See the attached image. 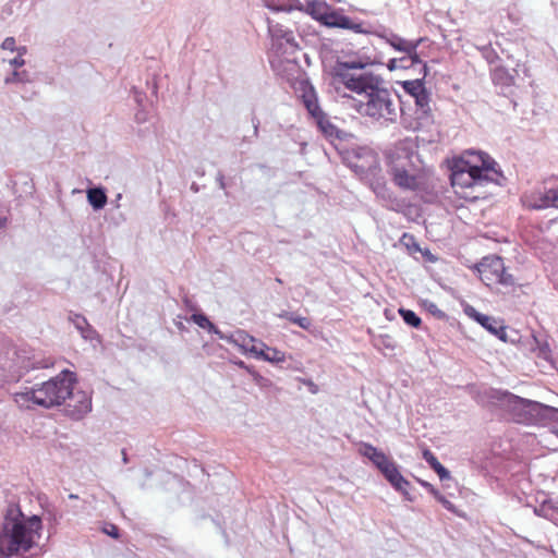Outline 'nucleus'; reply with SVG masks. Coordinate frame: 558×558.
<instances>
[{
	"label": "nucleus",
	"mask_w": 558,
	"mask_h": 558,
	"mask_svg": "<svg viewBox=\"0 0 558 558\" xmlns=\"http://www.w3.org/2000/svg\"><path fill=\"white\" fill-rule=\"evenodd\" d=\"M364 66L362 61L338 62L336 77L345 88L363 97L356 105L361 116L385 126L395 123L400 110L395 95L384 86L380 76L361 71Z\"/></svg>",
	"instance_id": "nucleus-1"
},
{
	"label": "nucleus",
	"mask_w": 558,
	"mask_h": 558,
	"mask_svg": "<svg viewBox=\"0 0 558 558\" xmlns=\"http://www.w3.org/2000/svg\"><path fill=\"white\" fill-rule=\"evenodd\" d=\"M75 380L74 373L63 369L59 375L40 386L14 392L13 399L20 408L24 409H32L34 405L46 409L57 407L68 400Z\"/></svg>",
	"instance_id": "nucleus-2"
},
{
	"label": "nucleus",
	"mask_w": 558,
	"mask_h": 558,
	"mask_svg": "<svg viewBox=\"0 0 558 558\" xmlns=\"http://www.w3.org/2000/svg\"><path fill=\"white\" fill-rule=\"evenodd\" d=\"M41 521L37 515L25 519L20 511L15 517L8 513L0 531V553L12 557L28 551L39 537Z\"/></svg>",
	"instance_id": "nucleus-3"
},
{
	"label": "nucleus",
	"mask_w": 558,
	"mask_h": 558,
	"mask_svg": "<svg viewBox=\"0 0 558 558\" xmlns=\"http://www.w3.org/2000/svg\"><path fill=\"white\" fill-rule=\"evenodd\" d=\"M300 9L324 26L342 28L355 34L371 33L368 23L344 15L342 9H333L323 0H305Z\"/></svg>",
	"instance_id": "nucleus-4"
},
{
	"label": "nucleus",
	"mask_w": 558,
	"mask_h": 558,
	"mask_svg": "<svg viewBox=\"0 0 558 558\" xmlns=\"http://www.w3.org/2000/svg\"><path fill=\"white\" fill-rule=\"evenodd\" d=\"M508 402L514 410H520L519 422L526 424H546L558 420V409L543 403L523 399L513 395H507Z\"/></svg>",
	"instance_id": "nucleus-5"
},
{
	"label": "nucleus",
	"mask_w": 558,
	"mask_h": 558,
	"mask_svg": "<svg viewBox=\"0 0 558 558\" xmlns=\"http://www.w3.org/2000/svg\"><path fill=\"white\" fill-rule=\"evenodd\" d=\"M489 182L497 185H504L506 182V177L502 172H494L487 169H484L483 172V170L474 166L468 169L460 163L456 166L451 174V183L453 186H483Z\"/></svg>",
	"instance_id": "nucleus-6"
},
{
	"label": "nucleus",
	"mask_w": 558,
	"mask_h": 558,
	"mask_svg": "<svg viewBox=\"0 0 558 558\" xmlns=\"http://www.w3.org/2000/svg\"><path fill=\"white\" fill-rule=\"evenodd\" d=\"M476 270L480 279L487 286L500 284L512 287L515 284L514 277L506 269L504 259L497 255L484 257L477 265Z\"/></svg>",
	"instance_id": "nucleus-7"
},
{
	"label": "nucleus",
	"mask_w": 558,
	"mask_h": 558,
	"mask_svg": "<svg viewBox=\"0 0 558 558\" xmlns=\"http://www.w3.org/2000/svg\"><path fill=\"white\" fill-rule=\"evenodd\" d=\"M343 160L360 174H376L379 171L377 155L368 147H352L343 154Z\"/></svg>",
	"instance_id": "nucleus-8"
},
{
	"label": "nucleus",
	"mask_w": 558,
	"mask_h": 558,
	"mask_svg": "<svg viewBox=\"0 0 558 558\" xmlns=\"http://www.w3.org/2000/svg\"><path fill=\"white\" fill-rule=\"evenodd\" d=\"M415 145L413 140L405 138L393 145L387 151L389 170H399L408 167H414Z\"/></svg>",
	"instance_id": "nucleus-9"
},
{
	"label": "nucleus",
	"mask_w": 558,
	"mask_h": 558,
	"mask_svg": "<svg viewBox=\"0 0 558 558\" xmlns=\"http://www.w3.org/2000/svg\"><path fill=\"white\" fill-rule=\"evenodd\" d=\"M463 313L500 340L506 339V328L500 320L477 312L475 307L470 304H463Z\"/></svg>",
	"instance_id": "nucleus-10"
},
{
	"label": "nucleus",
	"mask_w": 558,
	"mask_h": 558,
	"mask_svg": "<svg viewBox=\"0 0 558 558\" xmlns=\"http://www.w3.org/2000/svg\"><path fill=\"white\" fill-rule=\"evenodd\" d=\"M68 399V412L73 418L80 420L92 411V398L89 393L82 390L73 392L72 389Z\"/></svg>",
	"instance_id": "nucleus-11"
},
{
	"label": "nucleus",
	"mask_w": 558,
	"mask_h": 558,
	"mask_svg": "<svg viewBox=\"0 0 558 558\" xmlns=\"http://www.w3.org/2000/svg\"><path fill=\"white\" fill-rule=\"evenodd\" d=\"M460 165L470 169L471 167H476L484 171L492 170L494 172H502L499 169L498 163L486 153L484 151H475L469 150L465 153V156L460 161Z\"/></svg>",
	"instance_id": "nucleus-12"
},
{
	"label": "nucleus",
	"mask_w": 558,
	"mask_h": 558,
	"mask_svg": "<svg viewBox=\"0 0 558 558\" xmlns=\"http://www.w3.org/2000/svg\"><path fill=\"white\" fill-rule=\"evenodd\" d=\"M376 468L395 489H402L403 485H410L409 481L399 472L397 464L387 456L376 464Z\"/></svg>",
	"instance_id": "nucleus-13"
},
{
	"label": "nucleus",
	"mask_w": 558,
	"mask_h": 558,
	"mask_svg": "<svg viewBox=\"0 0 558 558\" xmlns=\"http://www.w3.org/2000/svg\"><path fill=\"white\" fill-rule=\"evenodd\" d=\"M380 38H383L395 50L403 52L404 54H411L414 58H416L417 47L423 41L422 38H418L416 40H408L395 33L381 34Z\"/></svg>",
	"instance_id": "nucleus-14"
},
{
	"label": "nucleus",
	"mask_w": 558,
	"mask_h": 558,
	"mask_svg": "<svg viewBox=\"0 0 558 558\" xmlns=\"http://www.w3.org/2000/svg\"><path fill=\"white\" fill-rule=\"evenodd\" d=\"M522 203L529 209L542 210L550 207L548 187L543 186L532 190L522 196Z\"/></svg>",
	"instance_id": "nucleus-15"
},
{
	"label": "nucleus",
	"mask_w": 558,
	"mask_h": 558,
	"mask_svg": "<svg viewBox=\"0 0 558 558\" xmlns=\"http://www.w3.org/2000/svg\"><path fill=\"white\" fill-rule=\"evenodd\" d=\"M415 116H416V126L414 129H420L427 126L433 121V114L432 109L429 106V94L425 89L420 95H417L415 98Z\"/></svg>",
	"instance_id": "nucleus-16"
},
{
	"label": "nucleus",
	"mask_w": 558,
	"mask_h": 558,
	"mask_svg": "<svg viewBox=\"0 0 558 558\" xmlns=\"http://www.w3.org/2000/svg\"><path fill=\"white\" fill-rule=\"evenodd\" d=\"M251 354L259 360L274 364L283 363L286 361L284 352L277 348H270L262 341H259L258 344L252 345Z\"/></svg>",
	"instance_id": "nucleus-17"
},
{
	"label": "nucleus",
	"mask_w": 558,
	"mask_h": 558,
	"mask_svg": "<svg viewBox=\"0 0 558 558\" xmlns=\"http://www.w3.org/2000/svg\"><path fill=\"white\" fill-rule=\"evenodd\" d=\"M396 185L405 190H415L417 187V179L413 174V167L399 170H388Z\"/></svg>",
	"instance_id": "nucleus-18"
},
{
	"label": "nucleus",
	"mask_w": 558,
	"mask_h": 558,
	"mask_svg": "<svg viewBox=\"0 0 558 558\" xmlns=\"http://www.w3.org/2000/svg\"><path fill=\"white\" fill-rule=\"evenodd\" d=\"M372 190L377 195V197L381 198L386 206L391 210H399L398 199L392 195V193L387 187L386 183L383 179H377L371 184Z\"/></svg>",
	"instance_id": "nucleus-19"
},
{
	"label": "nucleus",
	"mask_w": 558,
	"mask_h": 558,
	"mask_svg": "<svg viewBox=\"0 0 558 558\" xmlns=\"http://www.w3.org/2000/svg\"><path fill=\"white\" fill-rule=\"evenodd\" d=\"M302 101L312 118L323 111L318 104L317 94L310 84H305L302 88Z\"/></svg>",
	"instance_id": "nucleus-20"
},
{
	"label": "nucleus",
	"mask_w": 558,
	"mask_h": 558,
	"mask_svg": "<svg viewBox=\"0 0 558 558\" xmlns=\"http://www.w3.org/2000/svg\"><path fill=\"white\" fill-rule=\"evenodd\" d=\"M69 320L75 326L85 340H92L97 335L96 330L81 314L70 313Z\"/></svg>",
	"instance_id": "nucleus-21"
},
{
	"label": "nucleus",
	"mask_w": 558,
	"mask_h": 558,
	"mask_svg": "<svg viewBox=\"0 0 558 558\" xmlns=\"http://www.w3.org/2000/svg\"><path fill=\"white\" fill-rule=\"evenodd\" d=\"M534 512L538 517H543L555 524H558V501L553 499L544 500Z\"/></svg>",
	"instance_id": "nucleus-22"
},
{
	"label": "nucleus",
	"mask_w": 558,
	"mask_h": 558,
	"mask_svg": "<svg viewBox=\"0 0 558 558\" xmlns=\"http://www.w3.org/2000/svg\"><path fill=\"white\" fill-rule=\"evenodd\" d=\"M313 119L315 120L319 130L325 134V136L337 138L341 137L342 132L330 122V120L328 119L324 111L319 112Z\"/></svg>",
	"instance_id": "nucleus-23"
},
{
	"label": "nucleus",
	"mask_w": 558,
	"mask_h": 558,
	"mask_svg": "<svg viewBox=\"0 0 558 558\" xmlns=\"http://www.w3.org/2000/svg\"><path fill=\"white\" fill-rule=\"evenodd\" d=\"M107 195L102 187L87 190V201L95 210L102 209L107 204Z\"/></svg>",
	"instance_id": "nucleus-24"
},
{
	"label": "nucleus",
	"mask_w": 558,
	"mask_h": 558,
	"mask_svg": "<svg viewBox=\"0 0 558 558\" xmlns=\"http://www.w3.org/2000/svg\"><path fill=\"white\" fill-rule=\"evenodd\" d=\"M423 458L429 464V466L438 474L441 481L450 478V472L438 461V459L430 450H424Z\"/></svg>",
	"instance_id": "nucleus-25"
},
{
	"label": "nucleus",
	"mask_w": 558,
	"mask_h": 558,
	"mask_svg": "<svg viewBox=\"0 0 558 558\" xmlns=\"http://www.w3.org/2000/svg\"><path fill=\"white\" fill-rule=\"evenodd\" d=\"M49 366H50L49 364L41 363V362L29 363V364L23 365L16 369H14V371H10L9 374H3L2 379L7 380V381L19 380L29 369L45 368V367H49Z\"/></svg>",
	"instance_id": "nucleus-26"
},
{
	"label": "nucleus",
	"mask_w": 558,
	"mask_h": 558,
	"mask_svg": "<svg viewBox=\"0 0 558 558\" xmlns=\"http://www.w3.org/2000/svg\"><path fill=\"white\" fill-rule=\"evenodd\" d=\"M357 450L361 456L369 459L375 465L379 463L380 460H384V457L386 456L383 451L368 442H361Z\"/></svg>",
	"instance_id": "nucleus-27"
},
{
	"label": "nucleus",
	"mask_w": 558,
	"mask_h": 558,
	"mask_svg": "<svg viewBox=\"0 0 558 558\" xmlns=\"http://www.w3.org/2000/svg\"><path fill=\"white\" fill-rule=\"evenodd\" d=\"M253 336L248 335L244 330H236V342L235 347H238L243 353H251V349L253 344H258Z\"/></svg>",
	"instance_id": "nucleus-28"
},
{
	"label": "nucleus",
	"mask_w": 558,
	"mask_h": 558,
	"mask_svg": "<svg viewBox=\"0 0 558 558\" xmlns=\"http://www.w3.org/2000/svg\"><path fill=\"white\" fill-rule=\"evenodd\" d=\"M397 60H398V63H399V69H409V68H412L414 65H418L420 66V72H424V76H426L427 73H428V69H427L426 63L422 62V60L420 59L417 53H416V58H414L411 54H405L402 58H399Z\"/></svg>",
	"instance_id": "nucleus-29"
},
{
	"label": "nucleus",
	"mask_w": 558,
	"mask_h": 558,
	"mask_svg": "<svg viewBox=\"0 0 558 558\" xmlns=\"http://www.w3.org/2000/svg\"><path fill=\"white\" fill-rule=\"evenodd\" d=\"M421 73V78L404 81L402 83L404 92L411 95L413 98H415L417 95H420L422 92L426 89L423 82L426 76H424V72Z\"/></svg>",
	"instance_id": "nucleus-30"
},
{
	"label": "nucleus",
	"mask_w": 558,
	"mask_h": 558,
	"mask_svg": "<svg viewBox=\"0 0 558 558\" xmlns=\"http://www.w3.org/2000/svg\"><path fill=\"white\" fill-rule=\"evenodd\" d=\"M32 76L31 73L26 70H13L9 75L4 77V84H26L31 83Z\"/></svg>",
	"instance_id": "nucleus-31"
},
{
	"label": "nucleus",
	"mask_w": 558,
	"mask_h": 558,
	"mask_svg": "<svg viewBox=\"0 0 558 558\" xmlns=\"http://www.w3.org/2000/svg\"><path fill=\"white\" fill-rule=\"evenodd\" d=\"M279 317L290 320L291 323L298 325L304 330H308L312 327V322L310 318L299 316L291 312H282L281 314H279Z\"/></svg>",
	"instance_id": "nucleus-32"
},
{
	"label": "nucleus",
	"mask_w": 558,
	"mask_h": 558,
	"mask_svg": "<svg viewBox=\"0 0 558 558\" xmlns=\"http://www.w3.org/2000/svg\"><path fill=\"white\" fill-rule=\"evenodd\" d=\"M191 318L198 327L206 329L214 335L218 333V328L204 314H193Z\"/></svg>",
	"instance_id": "nucleus-33"
},
{
	"label": "nucleus",
	"mask_w": 558,
	"mask_h": 558,
	"mask_svg": "<svg viewBox=\"0 0 558 558\" xmlns=\"http://www.w3.org/2000/svg\"><path fill=\"white\" fill-rule=\"evenodd\" d=\"M401 244L405 246L409 254L413 255L421 252V246L415 238L409 233H404L400 240Z\"/></svg>",
	"instance_id": "nucleus-34"
},
{
	"label": "nucleus",
	"mask_w": 558,
	"mask_h": 558,
	"mask_svg": "<svg viewBox=\"0 0 558 558\" xmlns=\"http://www.w3.org/2000/svg\"><path fill=\"white\" fill-rule=\"evenodd\" d=\"M26 52L27 48L25 46H20L14 58L8 60L4 59L3 61L8 62L9 65L13 68V70H19L25 65V60L23 57L26 54Z\"/></svg>",
	"instance_id": "nucleus-35"
},
{
	"label": "nucleus",
	"mask_w": 558,
	"mask_h": 558,
	"mask_svg": "<svg viewBox=\"0 0 558 558\" xmlns=\"http://www.w3.org/2000/svg\"><path fill=\"white\" fill-rule=\"evenodd\" d=\"M399 314L405 324L411 327L417 328L421 325V318L411 310L400 308Z\"/></svg>",
	"instance_id": "nucleus-36"
},
{
	"label": "nucleus",
	"mask_w": 558,
	"mask_h": 558,
	"mask_svg": "<svg viewBox=\"0 0 558 558\" xmlns=\"http://www.w3.org/2000/svg\"><path fill=\"white\" fill-rule=\"evenodd\" d=\"M494 80L504 84V85H512L514 83V78L512 75L508 73V71L502 68H496L494 71Z\"/></svg>",
	"instance_id": "nucleus-37"
},
{
	"label": "nucleus",
	"mask_w": 558,
	"mask_h": 558,
	"mask_svg": "<svg viewBox=\"0 0 558 558\" xmlns=\"http://www.w3.org/2000/svg\"><path fill=\"white\" fill-rule=\"evenodd\" d=\"M478 50L488 63H495L499 59L498 53L490 47V45L478 47Z\"/></svg>",
	"instance_id": "nucleus-38"
},
{
	"label": "nucleus",
	"mask_w": 558,
	"mask_h": 558,
	"mask_svg": "<svg viewBox=\"0 0 558 558\" xmlns=\"http://www.w3.org/2000/svg\"><path fill=\"white\" fill-rule=\"evenodd\" d=\"M252 376H253V380L254 383L263 388V389H268V388H271L272 387V381L264 376H262L260 374L256 373V372H252Z\"/></svg>",
	"instance_id": "nucleus-39"
},
{
	"label": "nucleus",
	"mask_w": 558,
	"mask_h": 558,
	"mask_svg": "<svg viewBox=\"0 0 558 558\" xmlns=\"http://www.w3.org/2000/svg\"><path fill=\"white\" fill-rule=\"evenodd\" d=\"M20 46H16V41H15V38L14 37H7L2 44H1V48L3 50H9L11 52H16L17 53V49H19Z\"/></svg>",
	"instance_id": "nucleus-40"
},
{
	"label": "nucleus",
	"mask_w": 558,
	"mask_h": 558,
	"mask_svg": "<svg viewBox=\"0 0 558 558\" xmlns=\"http://www.w3.org/2000/svg\"><path fill=\"white\" fill-rule=\"evenodd\" d=\"M545 440L554 450H558V429L548 430Z\"/></svg>",
	"instance_id": "nucleus-41"
},
{
	"label": "nucleus",
	"mask_w": 558,
	"mask_h": 558,
	"mask_svg": "<svg viewBox=\"0 0 558 558\" xmlns=\"http://www.w3.org/2000/svg\"><path fill=\"white\" fill-rule=\"evenodd\" d=\"M425 306L429 313H432L434 316L438 318H442L445 316V313L438 308V306L433 302H425Z\"/></svg>",
	"instance_id": "nucleus-42"
},
{
	"label": "nucleus",
	"mask_w": 558,
	"mask_h": 558,
	"mask_svg": "<svg viewBox=\"0 0 558 558\" xmlns=\"http://www.w3.org/2000/svg\"><path fill=\"white\" fill-rule=\"evenodd\" d=\"M219 339L226 340L227 342L235 345L236 342V330L230 335H227L222 332L220 329H218V333H215Z\"/></svg>",
	"instance_id": "nucleus-43"
},
{
	"label": "nucleus",
	"mask_w": 558,
	"mask_h": 558,
	"mask_svg": "<svg viewBox=\"0 0 558 558\" xmlns=\"http://www.w3.org/2000/svg\"><path fill=\"white\" fill-rule=\"evenodd\" d=\"M448 511H451L453 513H457L454 505L448 500L445 496L439 494L437 497H435Z\"/></svg>",
	"instance_id": "nucleus-44"
},
{
	"label": "nucleus",
	"mask_w": 558,
	"mask_h": 558,
	"mask_svg": "<svg viewBox=\"0 0 558 558\" xmlns=\"http://www.w3.org/2000/svg\"><path fill=\"white\" fill-rule=\"evenodd\" d=\"M550 197V207L558 208V185L548 187Z\"/></svg>",
	"instance_id": "nucleus-45"
},
{
	"label": "nucleus",
	"mask_w": 558,
	"mask_h": 558,
	"mask_svg": "<svg viewBox=\"0 0 558 558\" xmlns=\"http://www.w3.org/2000/svg\"><path fill=\"white\" fill-rule=\"evenodd\" d=\"M418 483L426 488L434 497H437L440 493L428 482L423 480H417Z\"/></svg>",
	"instance_id": "nucleus-46"
},
{
	"label": "nucleus",
	"mask_w": 558,
	"mask_h": 558,
	"mask_svg": "<svg viewBox=\"0 0 558 558\" xmlns=\"http://www.w3.org/2000/svg\"><path fill=\"white\" fill-rule=\"evenodd\" d=\"M104 532L113 538L119 537V530L113 524H110L108 527L104 529Z\"/></svg>",
	"instance_id": "nucleus-47"
},
{
	"label": "nucleus",
	"mask_w": 558,
	"mask_h": 558,
	"mask_svg": "<svg viewBox=\"0 0 558 558\" xmlns=\"http://www.w3.org/2000/svg\"><path fill=\"white\" fill-rule=\"evenodd\" d=\"M420 253L428 262L434 263L436 260V257L432 254V252L428 248H421Z\"/></svg>",
	"instance_id": "nucleus-48"
},
{
	"label": "nucleus",
	"mask_w": 558,
	"mask_h": 558,
	"mask_svg": "<svg viewBox=\"0 0 558 558\" xmlns=\"http://www.w3.org/2000/svg\"><path fill=\"white\" fill-rule=\"evenodd\" d=\"M409 486H410V485H403V486H402V489H397V490H398V492H400V493L404 496V498H405L407 500H409V501H413V499H414V498H413V496H412V495L409 493V490H408V487H409Z\"/></svg>",
	"instance_id": "nucleus-49"
},
{
	"label": "nucleus",
	"mask_w": 558,
	"mask_h": 558,
	"mask_svg": "<svg viewBox=\"0 0 558 558\" xmlns=\"http://www.w3.org/2000/svg\"><path fill=\"white\" fill-rule=\"evenodd\" d=\"M390 341H391V338L389 336H385V337L380 338V342L383 345H385L386 348L393 349V345L390 343Z\"/></svg>",
	"instance_id": "nucleus-50"
},
{
	"label": "nucleus",
	"mask_w": 558,
	"mask_h": 558,
	"mask_svg": "<svg viewBox=\"0 0 558 558\" xmlns=\"http://www.w3.org/2000/svg\"><path fill=\"white\" fill-rule=\"evenodd\" d=\"M388 69L390 71H393L396 69H399V63H398V60L395 58V59H391L389 60L388 64H387Z\"/></svg>",
	"instance_id": "nucleus-51"
},
{
	"label": "nucleus",
	"mask_w": 558,
	"mask_h": 558,
	"mask_svg": "<svg viewBox=\"0 0 558 558\" xmlns=\"http://www.w3.org/2000/svg\"><path fill=\"white\" fill-rule=\"evenodd\" d=\"M252 123H253V126H254V135L257 136L258 135V128H259V120L257 118H253L252 119Z\"/></svg>",
	"instance_id": "nucleus-52"
},
{
	"label": "nucleus",
	"mask_w": 558,
	"mask_h": 558,
	"mask_svg": "<svg viewBox=\"0 0 558 558\" xmlns=\"http://www.w3.org/2000/svg\"><path fill=\"white\" fill-rule=\"evenodd\" d=\"M217 181H218L219 186H220L221 189H225V187H226L225 179H223V175H222V174H219V175H218Z\"/></svg>",
	"instance_id": "nucleus-53"
},
{
	"label": "nucleus",
	"mask_w": 558,
	"mask_h": 558,
	"mask_svg": "<svg viewBox=\"0 0 558 558\" xmlns=\"http://www.w3.org/2000/svg\"><path fill=\"white\" fill-rule=\"evenodd\" d=\"M136 120L137 122H145L146 121V118L144 114H142L141 112L136 113Z\"/></svg>",
	"instance_id": "nucleus-54"
},
{
	"label": "nucleus",
	"mask_w": 558,
	"mask_h": 558,
	"mask_svg": "<svg viewBox=\"0 0 558 558\" xmlns=\"http://www.w3.org/2000/svg\"><path fill=\"white\" fill-rule=\"evenodd\" d=\"M7 222H8V219L5 217L0 218V229H3L7 226Z\"/></svg>",
	"instance_id": "nucleus-55"
},
{
	"label": "nucleus",
	"mask_w": 558,
	"mask_h": 558,
	"mask_svg": "<svg viewBox=\"0 0 558 558\" xmlns=\"http://www.w3.org/2000/svg\"><path fill=\"white\" fill-rule=\"evenodd\" d=\"M122 460L124 463H126L129 461L126 451L124 449L122 450Z\"/></svg>",
	"instance_id": "nucleus-56"
},
{
	"label": "nucleus",
	"mask_w": 558,
	"mask_h": 558,
	"mask_svg": "<svg viewBox=\"0 0 558 558\" xmlns=\"http://www.w3.org/2000/svg\"><path fill=\"white\" fill-rule=\"evenodd\" d=\"M239 366H241V367H245L244 362H243V361H240V362H239Z\"/></svg>",
	"instance_id": "nucleus-57"
},
{
	"label": "nucleus",
	"mask_w": 558,
	"mask_h": 558,
	"mask_svg": "<svg viewBox=\"0 0 558 558\" xmlns=\"http://www.w3.org/2000/svg\"><path fill=\"white\" fill-rule=\"evenodd\" d=\"M69 497H70L71 499H76V498H77V496H76V495H73V494H71Z\"/></svg>",
	"instance_id": "nucleus-58"
},
{
	"label": "nucleus",
	"mask_w": 558,
	"mask_h": 558,
	"mask_svg": "<svg viewBox=\"0 0 558 558\" xmlns=\"http://www.w3.org/2000/svg\"><path fill=\"white\" fill-rule=\"evenodd\" d=\"M121 197H122V195H121V194H118V195H117V201H120V199H121Z\"/></svg>",
	"instance_id": "nucleus-59"
}]
</instances>
